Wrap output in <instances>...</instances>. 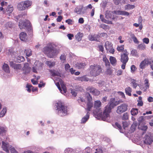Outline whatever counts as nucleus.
I'll return each mask as SVG.
<instances>
[{
  "label": "nucleus",
  "instance_id": "1",
  "mask_svg": "<svg viewBox=\"0 0 153 153\" xmlns=\"http://www.w3.org/2000/svg\"><path fill=\"white\" fill-rule=\"evenodd\" d=\"M43 52L48 57L52 58L56 56L59 53V49L56 45L50 44L43 48Z\"/></svg>",
  "mask_w": 153,
  "mask_h": 153
},
{
  "label": "nucleus",
  "instance_id": "2",
  "mask_svg": "<svg viewBox=\"0 0 153 153\" xmlns=\"http://www.w3.org/2000/svg\"><path fill=\"white\" fill-rule=\"evenodd\" d=\"M102 103L100 101L96 100L94 102V108L95 110L93 111V113L96 118L98 119H101L104 121H107V119L106 118H104L103 116V113L102 114V110L100 107L101 106Z\"/></svg>",
  "mask_w": 153,
  "mask_h": 153
},
{
  "label": "nucleus",
  "instance_id": "3",
  "mask_svg": "<svg viewBox=\"0 0 153 153\" xmlns=\"http://www.w3.org/2000/svg\"><path fill=\"white\" fill-rule=\"evenodd\" d=\"M119 103V101H116L114 98H112L110 99L109 105H107L105 108V110L103 111V116L104 118L107 119L110 117V113L111 110L114 107Z\"/></svg>",
  "mask_w": 153,
  "mask_h": 153
},
{
  "label": "nucleus",
  "instance_id": "4",
  "mask_svg": "<svg viewBox=\"0 0 153 153\" xmlns=\"http://www.w3.org/2000/svg\"><path fill=\"white\" fill-rule=\"evenodd\" d=\"M57 114L61 116L66 115L68 114L67 107L64 105V103L60 100L56 101L55 105Z\"/></svg>",
  "mask_w": 153,
  "mask_h": 153
},
{
  "label": "nucleus",
  "instance_id": "5",
  "mask_svg": "<svg viewBox=\"0 0 153 153\" xmlns=\"http://www.w3.org/2000/svg\"><path fill=\"white\" fill-rule=\"evenodd\" d=\"M90 70V74L95 76L100 74L102 71V69L101 66L97 65H91Z\"/></svg>",
  "mask_w": 153,
  "mask_h": 153
},
{
  "label": "nucleus",
  "instance_id": "6",
  "mask_svg": "<svg viewBox=\"0 0 153 153\" xmlns=\"http://www.w3.org/2000/svg\"><path fill=\"white\" fill-rule=\"evenodd\" d=\"M59 82H56V85L57 87L60 92L65 95L67 91L66 87L63 81L61 79H59Z\"/></svg>",
  "mask_w": 153,
  "mask_h": 153
},
{
  "label": "nucleus",
  "instance_id": "7",
  "mask_svg": "<svg viewBox=\"0 0 153 153\" xmlns=\"http://www.w3.org/2000/svg\"><path fill=\"white\" fill-rule=\"evenodd\" d=\"M43 64L39 61H36L32 68V71L34 73H37L42 69Z\"/></svg>",
  "mask_w": 153,
  "mask_h": 153
},
{
  "label": "nucleus",
  "instance_id": "8",
  "mask_svg": "<svg viewBox=\"0 0 153 153\" xmlns=\"http://www.w3.org/2000/svg\"><path fill=\"white\" fill-rule=\"evenodd\" d=\"M144 143L146 144L150 145L153 142V136L150 133H148L143 139Z\"/></svg>",
  "mask_w": 153,
  "mask_h": 153
},
{
  "label": "nucleus",
  "instance_id": "9",
  "mask_svg": "<svg viewBox=\"0 0 153 153\" xmlns=\"http://www.w3.org/2000/svg\"><path fill=\"white\" fill-rule=\"evenodd\" d=\"M128 105L126 103H123L120 104L117 107L116 111L117 113L121 114L126 111L127 109Z\"/></svg>",
  "mask_w": 153,
  "mask_h": 153
},
{
  "label": "nucleus",
  "instance_id": "10",
  "mask_svg": "<svg viewBox=\"0 0 153 153\" xmlns=\"http://www.w3.org/2000/svg\"><path fill=\"white\" fill-rule=\"evenodd\" d=\"M19 26L20 29L24 28L25 27L30 28V30H31L32 28L30 26V22L28 20H25V21H21L19 23Z\"/></svg>",
  "mask_w": 153,
  "mask_h": 153
},
{
  "label": "nucleus",
  "instance_id": "11",
  "mask_svg": "<svg viewBox=\"0 0 153 153\" xmlns=\"http://www.w3.org/2000/svg\"><path fill=\"white\" fill-rule=\"evenodd\" d=\"M105 48L107 52L113 54L114 52V49L112 47V44L111 42L107 41L105 42Z\"/></svg>",
  "mask_w": 153,
  "mask_h": 153
},
{
  "label": "nucleus",
  "instance_id": "12",
  "mask_svg": "<svg viewBox=\"0 0 153 153\" xmlns=\"http://www.w3.org/2000/svg\"><path fill=\"white\" fill-rule=\"evenodd\" d=\"M86 7H83L82 6H76L74 10V12L78 15H82L85 12Z\"/></svg>",
  "mask_w": 153,
  "mask_h": 153
},
{
  "label": "nucleus",
  "instance_id": "13",
  "mask_svg": "<svg viewBox=\"0 0 153 153\" xmlns=\"http://www.w3.org/2000/svg\"><path fill=\"white\" fill-rule=\"evenodd\" d=\"M10 66L14 68L15 70L17 72L22 71V67L23 64H15L13 61L10 62Z\"/></svg>",
  "mask_w": 153,
  "mask_h": 153
},
{
  "label": "nucleus",
  "instance_id": "14",
  "mask_svg": "<svg viewBox=\"0 0 153 153\" xmlns=\"http://www.w3.org/2000/svg\"><path fill=\"white\" fill-rule=\"evenodd\" d=\"M86 97L88 100V102L87 103V110L88 111H90L93 107V104L92 102V98L91 96L89 94H87Z\"/></svg>",
  "mask_w": 153,
  "mask_h": 153
},
{
  "label": "nucleus",
  "instance_id": "15",
  "mask_svg": "<svg viewBox=\"0 0 153 153\" xmlns=\"http://www.w3.org/2000/svg\"><path fill=\"white\" fill-rule=\"evenodd\" d=\"M22 69V71H23V73L25 74H28L31 71V68L27 63H25L23 64Z\"/></svg>",
  "mask_w": 153,
  "mask_h": 153
},
{
  "label": "nucleus",
  "instance_id": "16",
  "mask_svg": "<svg viewBox=\"0 0 153 153\" xmlns=\"http://www.w3.org/2000/svg\"><path fill=\"white\" fill-rule=\"evenodd\" d=\"M12 147V146L10 145L7 142H2L1 148L3 150L6 152L9 153V150Z\"/></svg>",
  "mask_w": 153,
  "mask_h": 153
},
{
  "label": "nucleus",
  "instance_id": "17",
  "mask_svg": "<svg viewBox=\"0 0 153 153\" xmlns=\"http://www.w3.org/2000/svg\"><path fill=\"white\" fill-rule=\"evenodd\" d=\"M124 53L121 55V62H122L127 63L128 59V53L126 50H124Z\"/></svg>",
  "mask_w": 153,
  "mask_h": 153
},
{
  "label": "nucleus",
  "instance_id": "18",
  "mask_svg": "<svg viewBox=\"0 0 153 153\" xmlns=\"http://www.w3.org/2000/svg\"><path fill=\"white\" fill-rule=\"evenodd\" d=\"M15 53H10V54L9 55V56L10 55L13 58H15V59H14L16 60V61L18 62H23L24 61L25 58L24 57L22 56H17L16 57H15L14 56V54Z\"/></svg>",
  "mask_w": 153,
  "mask_h": 153
},
{
  "label": "nucleus",
  "instance_id": "19",
  "mask_svg": "<svg viewBox=\"0 0 153 153\" xmlns=\"http://www.w3.org/2000/svg\"><path fill=\"white\" fill-rule=\"evenodd\" d=\"M151 61V59H145L143 61L140 63V68L141 69H143L145 68L146 65L149 64Z\"/></svg>",
  "mask_w": 153,
  "mask_h": 153
},
{
  "label": "nucleus",
  "instance_id": "20",
  "mask_svg": "<svg viewBox=\"0 0 153 153\" xmlns=\"http://www.w3.org/2000/svg\"><path fill=\"white\" fill-rule=\"evenodd\" d=\"M144 84L145 85V87H143L141 85H139L138 86L140 87V89L144 91H146V89L149 88V80L148 79H146L144 80Z\"/></svg>",
  "mask_w": 153,
  "mask_h": 153
},
{
  "label": "nucleus",
  "instance_id": "21",
  "mask_svg": "<svg viewBox=\"0 0 153 153\" xmlns=\"http://www.w3.org/2000/svg\"><path fill=\"white\" fill-rule=\"evenodd\" d=\"M88 90L91 93L94 95H97L100 94V91L92 87H88Z\"/></svg>",
  "mask_w": 153,
  "mask_h": 153
},
{
  "label": "nucleus",
  "instance_id": "22",
  "mask_svg": "<svg viewBox=\"0 0 153 153\" xmlns=\"http://www.w3.org/2000/svg\"><path fill=\"white\" fill-rule=\"evenodd\" d=\"M90 113L87 112L86 114L80 120L81 124H85L89 118Z\"/></svg>",
  "mask_w": 153,
  "mask_h": 153
},
{
  "label": "nucleus",
  "instance_id": "23",
  "mask_svg": "<svg viewBox=\"0 0 153 153\" xmlns=\"http://www.w3.org/2000/svg\"><path fill=\"white\" fill-rule=\"evenodd\" d=\"M19 38L22 41H25L27 39V37L26 33L23 32L20 33Z\"/></svg>",
  "mask_w": 153,
  "mask_h": 153
},
{
  "label": "nucleus",
  "instance_id": "24",
  "mask_svg": "<svg viewBox=\"0 0 153 153\" xmlns=\"http://www.w3.org/2000/svg\"><path fill=\"white\" fill-rule=\"evenodd\" d=\"M114 13L113 12L107 10L105 12V17L106 19H114V17H112V14Z\"/></svg>",
  "mask_w": 153,
  "mask_h": 153
},
{
  "label": "nucleus",
  "instance_id": "25",
  "mask_svg": "<svg viewBox=\"0 0 153 153\" xmlns=\"http://www.w3.org/2000/svg\"><path fill=\"white\" fill-rule=\"evenodd\" d=\"M7 131V129L5 126H0V135H2Z\"/></svg>",
  "mask_w": 153,
  "mask_h": 153
},
{
  "label": "nucleus",
  "instance_id": "26",
  "mask_svg": "<svg viewBox=\"0 0 153 153\" xmlns=\"http://www.w3.org/2000/svg\"><path fill=\"white\" fill-rule=\"evenodd\" d=\"M98 37L97 34L90 35L89 36L88 39L91 41H97Z\"/></svg>",
  "mask_w": 153,
  "mask_h": 153
},
{
  "label": "nucleus",
  "instance_id": "27",
  "mask_svg": "<svg viewBox=\"0 0 153 153\" xmlns=\"http://www.w3.org/2000/svg\"><path fill=\"white\" fill-rule=\"evenodd\" d=\"M26 9L28 8L31 6L32 4V2L31 1L27 0L22 1Z\"/></svg>",
  "mask_w": 153,
  "mask_h": 153
},
{
  "label": "nucleus",
  "instance_id": "28",
  "mask_svg": "<svg viewBox=\"0 0 153 153\" xmlns=\"http://www.w3.org/2000/svg\"><path fill=\"white\" fill-rule=\"evenodd\" d=\"M109 60L111 63L112 65L115 66L116 65L117 60L114 57L110 56L109 58Z\"/></svg>",
  "mask_w": 153,
  "mask_h": 153
},
{
  "label": "nucleus",
  "instance_id": "29",
  "mask_svg": "<svg viewBox=\"0 0 153 153\" xmlns=\"http://www.w3.org/2000/svg\"><path fill=\"white\" fill-rule=\"evenodd\" d=\"M85 65V63L84 62L77 63L76 64V67L78 69L83 68Z\"/></svg>",
  "mask_w": 153,
  "mask_h": 153
},
{
  "label": "nucleus",
  "instance_id": "30",
  "mask_svg": "<svg viewBox=\"0 0 153 153\" xmlns=\"http://www.w3.org/2000/svg\"><path fill=\"white\" fill-rule=\"evenodd\" d=\"M139 128L142 130L143 131V134L145 133L146 131H147L148 129V127L145 124H143L139 125Z\"/></svg>",
  "mask_w": 153,
  "mask_h": 153
},
{
  "label": "nucleus",
  "instance_id": "31",
  "mask_svg": "<svg viewBox=\"0 0 153 153\" xmlns=\"http://www.w3.org/2000/svg\"><path fill=\"white\" fill-rule=\"evenodd\" d=\"M17 7L18 9L20 10H23L25 9L22 1L19 3Z\"/></svg>",
  "mask_w": 153,
  "mask_h": 153
},
{
  "label": "nucleus",
  "instance_id": "32",
  "mask_svg": "<svg viewBox=\"0 0 153 153\" xmlns=\"http://www.w3.org/2000/svg\"><path fill=\"white\" fill-rule=\"evenodd\" d=\"M2 68L5 72L7 73L10 72L9 68L7 64L4 63L3 65Z\"/></svg>",
  "mask_w": 153,
  "mask_h": 153
},
{
  "label": "nucleus",
  "instance_id": "33",
  "mask_svg": "<svg viewBox=\"0 0 153 153\" xmlns=\"http://www.w3.org/2000/svg\"><path fill=\"white\" fill-rule=\"evenodd\" d=\"M7 112V108L6 107H4L3 108L2 110L0 112V117H4Z\"/></svg>",
  "mask_w": 153,
  "mask_h": 153
},
{
  "label": "nucleus",
  "instance_id": "34",
  "mask_svg": "<svg viewBox=\"0 0 153 153\" xmlns=\"http://www.w3.org/2000/svg\"><path fill=\"white\" fill-rule=\"evenodd\" d=\"M103 149L102 147H96L95 149L94 153H103Z\"/></svg>",
  "mask_w": 153,
  "mask_h": 153
},
{
  "label": "nucleus",
  "instance_id": "35",
  "mask_svg": "<svg viewBox=\"0 0 153 153\" xmlns=\"http://www.w3.org/2000/svg\"><path fill=\"white\" fill-rule=\"evenodd\" d=\"M135 7L134 5L128 4L125 6L124 8L126 10H129L133 9Z\"/></svg>",
  "mask_w": 153,
  "mask_h": 153
},
{
  "label": "nucleus",
  "instance_id": "36",
  "mask_svg": "<svg viewBox=\"0 0 153 153\" xmlns=\"http://www.w3.org/2000/svg\"><path fill=\"white\" fill-rule=\"evenodd\" d=\"M13 7L11 6H9L6 9V11L5 12L7 14H9L11 13L13 11Z\"/></svg>",
  "mask_w": 153,
  "mask_h": 153
},
{
  "label": "nucleus",
  "instance_id": "37",
  "mask_svg": "<svg viewBox=\"0 0 153 153\" xmlns=\"http://www.w3.org/2000/svg\"><path fill=\"white\" fill-rule=\"evenodd\" d=\"M78 80L81 81H88L89 80V79L86 76H84L82 77H79L78 78Z\"/></svg>",
  "mask_w": 153,
  "mask_h": 153
},
{
  "label": "nucleus",
  "instance_id": "38",
  "mask_svg": "<svg viewBox=\"0 0 153 153\" xmlns=\"http://www.w3.org/2000/svg\"><path fill=\"white\" fill-rule=\"evenodd\" d=\"M46 64L50 68H51L55 65V62H54L47 61L46 62Z\"/></svg>",
  "mask_w": 153,
  "mask_h": 153
},
{
  "label": "nucleus",
  "instance_id": "39",
  "mask_svg": "<svg viewBox=\"0 0 153 153\" xmlns=\"http://www.w3.org/2000/svg\"><path fill=\"white\" fill-rule=\"evenodd\" d=\"M83 36V34L82 33L79 32L75 36L76 39L78 41H80L82 39V38Z\"/></svg>",
  "mask_w": 153,
  "mask_h": 153
},
{
  "label": "nucleus",
  "instance_id": "40",
  "mask_svg": "<svg viewBox=\"0 0 153 153\" xmlns=\"http://www.w3.org/2000/svg\"><path fill=\"white\" fill-rule=\"evenodd\" d=\"M138 110L136 108H132L131 111V113L132 115H136L138 112Z\"/></svg>",
  "mask_w": 153,
  "mask_h": 153
},
{
  "label": "nucleus",
  "instance_id": "41",
  "mask_svg": "<svg viewBox=\"0 0 153 153\" xmlns=\"http://www.w3.org/2000/svg\"><path fill=\"white\" fill-rule=\"evenodd\" d=\"M75 151L71 148H66L64 151L65 153H74Z\"/></svg>",
  "mask_w": 153,
  "mask_h": 153
},
{
  "label": "nucleus",
  "instance_id": "42",
  "mask_svg": "<svg viewBox=\"0 0 153 153\" xmlns=\"http://www.w3.org/2000/svg\"><path fill=\"white\" fill-rule=\"evenodd\" d=\"M7 3L5 1H2L1 3V7H0V10L3 11H4L3 10V9H4L5 7L7 6Z\"/></svg>",
  "mask_w": 153,
  "mask_h": 153
},
{
  "label": "nucleus",
  "instance_id": "43",
  "mask_svg": "<svg viewBox=\"0 0 153 153\" xmlns=\"http://www.w3.org/2000/svg\"><path fill=\"white\" fill-rule=\"evenodd\" d=\"M125 91L126 94L128 96H130L131 95L132 91L130 87H128L126 88Z\"/></svg>",
  "mask_w": 153,
  "mask_h": 153
},
{
  "label": "nucleus",
  "instance_id": "44",
  "mask_svg": "<svg viewBox=\"0 0 153 153\" xmlns=\"http://www.w3.org/2000/svg\"><path fill=\"white\" fill-rule=\"evenodd\" d=\"M25 53L27 56H29L32 55V51L30 49H27L25 50Z\"/></svg>",
  "mask_w": 153,
  "mask_h": 153
},
{
  "label": "nucleus",
  "instance_id": "45",
  "mask_svg": "<svg viewBox=\"0 0 153 153\" xmlns=\"http://www.w3.org/2000/svg\"><path fill=\"white\" fill-rule=\"evenodd\" d=\"M103 60L105 62L106 66H109L110 65L109 61L105 56H103Z\"/></svg>",
  "mask_w": 153,
  "mask_h": 153
},
{
  "label": "nucleus",
  "instance_id": "46",
  "mask_svg": "<svg viewBox=\"0 0 153 153\" xmlns=\"http://www.w3.org/2000/svg\"><path fill=\"white\" fill-rule=\"evenodd\" d=\"M137 125V123L136 122H134L133 123L131 127V132H133L135 130L136 127Z\"/></svg>",
  "mask_w": 153,
  "mask_h": 153
},
{
  "label": "nucleus",
  "instance_id": "47",
  "mask_svg": "<svg viewBox=\"0 0 153 153\" xmlns=\"http://www.w3.org/2000/svg\"><path fill=\"white\" fill-rule=\"evenodd\" d=\"M13 26V24L11 22H9L5 25V27L7 28H11Z\"/></svg>",
  "mask_w": 153,
  "mask_h": 153
},
{
  "label": "nucleus",
  "instance_id": "48",
  "mask_svg": "<svg viewBox=\"0 0 153 153\" xmlns=\"http://www.w3.org/2000/svg\"><path fill=\"white\" fill-rule=\"evenodd\" d=\"M91 152L92 149L89 147H86L83 151L84 153H91Z\"/></svg>",
  "mask_w": 153,
  "mask_h": 153
},
{
  "label": "nucleus",
  "instance_id": "49",
  "mask_svg": "<svg viewBox=\"0 0 153 153\" xmlns=\"http://www.w3.org/2000/svg\"><path fill=\"white\" fill-rule=\"evenodd\" d=\"M131 37L133 39L134 42L136 44H139V42L138 41L137 39L135 37V35L134 34H132L131 35Z\"/></svg>",
  "mask_w": 153,
  "mask_h": 153
},
{
  "label": "nucleus",
  "instance_id": "50",
  "mask_svg": "<svg viewBox=\"0 0 153 153\" xmlns=\"http://www.w3.org/2000/svg\"><path fill=\"white\" fill-rule=\"evenodd\" d=\"M66 55L64 54L61 55L60 59L62 62L64 63L65 62L66 60Z\"/></svg>",
  "mask_w": 153,
  "mask_h": 153
},
{
  "label": "nucleus",
  "instance_id": "51",
  "mask_svg": "<svg viewBox=\"0 0 153 153\" xmlns=\"http://www.w3.org/2000/svg\"><path fill=\"white\" fill-rule=\"evenodd\" d=\"M131 83L132 85V86L134 88H136L137 86V84L136 83L135 80L132 79L131 80Z\"/></svg>",
  "mask_w": 153,
  "mask_h": 153
},
{
  "label": "nucleus",
  "instance_id": "52",
  "mask_svg": "<svg viewBox=\"0 0 153 153\" xmlns=\"http://www.w3.org/2000/svg\"><path fill=\"white\" fill-rule=\"evenodd\" d=\"M138 48L140 50H143L146 48V46L143 44L139 45L138 46Z\"/></svg>",
  "mask_w": 153,
  "mask_h": 153
},
{
  "label": "nucleus",
  "instance_id": "53",
  "mask_svg": "<svg viewBox=\"0 0 153 153\" xmlns=\"http://www.w3.org/2000/svg\"><path fill=\"white\" fill-rule=\"evenodd\" d=\"M71 93L73 96L75 97L77 94V91L75 89H71Z\"/></svg>",
  "mask_w": 153,
  "mask_h": 153
},
{
  "label": "nucleus",
  "instance_id": "54",
  "mask_svg": "<svg viewBox=\"0 0 153 153\" xmlns=\"http://www.w3.org/2000/svg\"><path fill=\"white\" fill-rule=\"evenodd\" d=\"M124 46L121 45L120 46H118L117 48V50L119 52H122L124 50Z\"/></svg>",
  "mask_w": 153,
  "mask_h": 153
},
{
  "label": "nucleus",
  "instance_id": "55",
  "mask_svg": "<svg viewBox=\"0 0 153 153\" xmlns=\"http://www.w3.org/2000/svg\"><path fill=\"white\" fill-rule=\"evenodd\" d=\"M32 86L31 85L27 84L26 88L27 91L29 92H30L31 90L32 89Z\"/></svg>",
  "mask_w": 153,
  "mask_h": 153
},
{
  "label": "nucleus",
  "instance_id": "56",
  "mask_svg": "<svg viewBox=\"0 0 153 153\" xmlns=\"http://www.w3.org/2000/svg\"><path fill=\"white\" fill-rule=\"evenodd\" d=\"M100 18L102 22L105 23H108L107 22H108V21L104 18L103 16L101 14L100 15Z\"/></svg>",
  "mask_w": 153,
  "mask_h": 153
},
{
  "label": "nucleus",
  "instance_id": "57",
  "mask_svg": "<svg viewBox=\"0 0 153 153\" xmlns=\"http://www.w3.org/2000/svg\"><path fill=\"white\" fill-rule=\"evenodd\" d=\"M65 70L67 71L68 72L69 71V70L70 68V66L67 63L65 65Z\"/></svg>",
  "mask_w": 153,
  "mask_h": 153
},
{
  "label": "nucleus",
  "instance_id": "58",
  "mask_svg": "<svg viewBox=\"0 0 153 153\" xmlns=\"http://www.w3.org/2000/svg\"><path fill=\"white\" fill-rule=\"evenodd\" d=\"M128 116L127 113H124L123 116V120H126L128 119Z\"/></svg>",
  "mask_w": 153,
  "mask_h": 153
},
{
  "label": "nucleus",
  "instance_id": "59",
  "mask_svg": "<svg viewBox=\"0 0 153 153\" xmlns=\"http://www.w3.org/2000/svg\"><path fill=\"white\" fill-rule=\"evenodd\" d=\"M99 86L100 87H103L105 86V83L103 81H100L98 82Z\"/></svg>",
  "mask_w": 153,
  "mask_h": 153
},
{
  "label": "nucleus",
  "instance_id": "60",
  "mask_svg": "<svg viewBox=\"0 0 153 153\" xmlns=\"http://www.w3.org/2000/svg\"><path fill=\"white\" fill-rule=\"evenodd\" d=\"M10 150L11 153H19L12 146L11 147Z\"/></svg>",
  "mask_w": 153,
  "mask_h": 153
},
{
  "label": "nucleus",
  "instance_id": "61",
  "mask_svg": "<svg viewBox=\"0 0 153 153\" xmlns=\"http://www.w3.org/2000/svg\"><path fill=\"white\" fill-rule=\"evenodd\" d=\"M114 126L115 128H118L119 129H121L122 128L121 126L117 123H115Z\"/></svg>",
  "mask_w": 153,
  "mask_h": 153
},
{
  "label": "nucleus",
  "instance_id": "62",
  "mask_svg": "<svg viewBox=\"0 0 153 153\" xmlns=\"http://www.w3.org/2000/svg\"><path fill=\"white\" fill-rule=\"evenodd\" d=\"M143 42L146 44H148L149 42V39L147 38H145L143 39Z\"/></svg>",
  "mask_w": 153,
  "mask_h": 153
},
{
  "label": "nucleus",
  "instance_id": "63",
  "mask_svg": "<svg viewBox=\"0 0 153 153\" xmlns=\"http://www.w3.org/2000/svg\"><path fill=\"white\" fill-rule=\"evenodd\" d=\"M131 72L133 73L134 72L136 69V68L135 65H132L131 67Z\"/></svg>",
  "mask_w": 153,
  "mask_h": 153
},
{
  "label": "nucleus",
  "instance_id": "64",
  "mask_svg": "<svg viewBox=\"0 0 153 153\" xmlns=\"http://www.w3.org/2000/svg\"><path fill=\"white\" fill-rule=\"evenodd\" d=\"M137 51L135 50H132L131 52V54L133 56H136L137 55Z\"/></svg>",
  "mask_w": 153,
  "mask_h": 153
}]
</instances>
